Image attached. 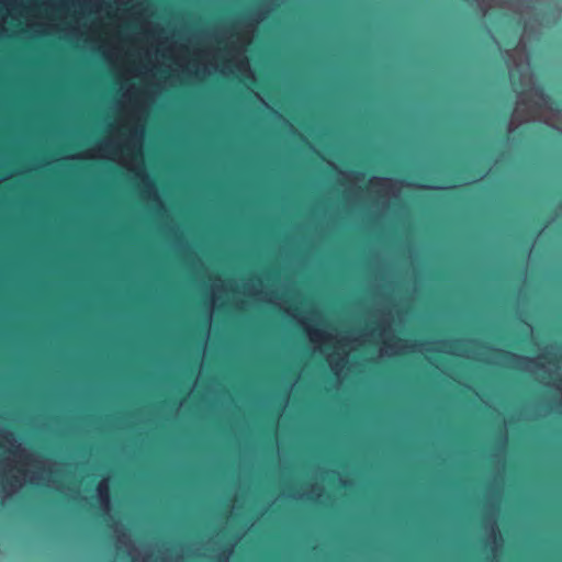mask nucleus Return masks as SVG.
Segmentation results:
<instances>
[{
	"instance_id": "nucleus-1",
	"label": "nucleus",
	"mask_w": 562,
	"mask_h": 562,
	"mask_svg": "<svg viewBox=\"0 0 562 562\" xmlns=\"http://www.w3.org/2000/svg\"><path fill=\"white\" fill-rule=\"evenodd\" d=\"M268 14L269 10H259L255 14L196 32L189 43H181L160 23L150 20L153 10L149 5H132L123 15L139 23L140 30L137 33H124L116 25L113 35L106 36L111 42L121 37L124 43L121 60L109 66L114 70H123L127 79L142 78L144 83L130 85L116 102L121 116L111 124L110 137L67 159H110L120 164L137 180L142 199L164 209L157 189L144 167V128L137 123L146 115L156 97L177 82L179 75L204 79L221 72L225 76L237 75L244 81L254 82L255 74L246 50L257 26Z\"/></svg>"
},
{
	"instance_id": "nucleus-2",
	"label": "nucleus",
	"mask_w": 562,
	"mask_h": 562,
	"mask_svg": "<svg viewBox=\"0 0 562 562\" xmlns=\"http://www.w3.org/2000/svg\"><path fill=\"white\" fill-rule=\"evenodd\" d=\"M300 323L305 329L315 351L324 352V347L333 348V351L328 352L326 357L331 371L338 380H340L341 373L346 368L349 353L363 344L371 341L381 342L380 357H392L407 350H422L420 345L411 344L394 336L392 328L393 316L390 311L383 312L379 316L374 328L357 336L328 333L314 328L302 319H300Z\"/></svg>"
},
{
	"instance_id": "nucleus-3",
	"label": "nucleus",
	"mask_w": 562,
	"mask_h": 562,
	"mask_svg": "<svg viewBox=\"0 0 562 562\" xmlns=\"http://www.w3.org/2000/svg\"><path fill=\"white\" fill-rule=\"evenodd\" d=\"M0 447L9 453L0 456V494L4 498L15 494L26 482L60 488L58 474L64 465L26 451L9 430L0 432Z\"/></svg>"
},
{
	"instance_id": "nucleus-4",
	"label": "nucleus",
	"mask_w": 562,
	"mask_h": 562,
	"mask_svg": "<svg viewBox=\"0 0 562 562\" xmlns=\"http://www.w3.org/2000/svg\"><path fill=\"white\" fill-rule=\"evenodd\" d=\"M57 10H63L59 19L53 14L44 15L45 18H53L55 21H61L64 25L80 24L83 29H89L91 37H71L64 32H55L65 38L75 42H82L87 47L102 54L108 64H117L124 53V43L120 37L116 42L106 40L109 24L102 15L105 12L108 15L114 13L113 5L109 0H56Z\"/></svg>"
},
{
	"instance_id": "nucleus-5",
	"label": "nucleus",
	"mask_w": 562,
	"mask_h": 562,
	"mask_svg": "<svg viewBox=\"0 0 562 562\" xmlns=\"http://www.w3.org/2000/svg\"><path fill=\"white\" fill-rule=\"evenodd\" d=\"M498 366L512 367L532 373L541 383L554 389L559 402L554 408L562 412V348L548 346L538 357H524L499 349L488 350L482 358Z\"/></svg>"
},
{
	"instance_id": "nucleus-6",
	"label": "nucleus",
	"mask_w": 562,
	"mask_h": 562,
	"mask_svg": "<svg viewBox=\"0 0 562 562\" xmlns=\"http://www.w3.org/2000/svg\"><path fill=\"white\" fill-rule=\"evenodd\" d=\"M7 10V15L11 19L20 21L25 20V33L32 36H45L55 32H64L71 37H91L89 29H83L80 24L64 25L61 21H55L53 18H45L41 12H31L27 0H0Z\"/></svg>"
},
{
	"instance_id": "nucleus-7",
	"label": "nucleus",
	"mask_w": 562,
	"mask_h": 562,
	"mask_svg": "<svg viewBox=\"0 0 562 562\" xmlns=\"http://www.w3.org/2000/svg\"><path fill=\"white\" fill-rule=\"evenodd\" d=\"M112 529L116 538V550H125L132 562H182V554L173 555L172 548L166 544L135 546L121 522L113 521Z\"/></svg>"
},
{
	"instance_id": "nucleus-8",
	"label": "nucleus",
	"mask_w": 562,
	"mask_h": 562,
	"mask_svg": "<svg viewBox=\"0 0 562 562\" xmlns=\"http://www.w3.org/2000/svg\"><path fill=\"white\" fill-rule=\"evenodd\" d=\"M228 291H240L244 295L257 299L259 301L274 303L278 305L281 304L276 294L265 290L262 281L259 279H249L243 282H238L225 281L218 278L215 279L211 285L209 323L212 321L215 306L223 300L224 294H226Z\"/></svg>"
},
{
	"instance_id": "nucleus-9",
	"label": "nucleus",
	"mask_w": 562,
	"mask_h": 562,
	"mask_svg": "<svg viewBox=\"0 0 562 562\" xmlns=\"http://www.w3.org/2000/svg\"><path fill=\"white\" fill-rule=\"evenodd\" d=\"M403 187H414L422 189L441 190L445 187H429L409 183L406 181H397L391 178L372 177L369 183V194L383 207H386L390 201L397 198Z\"/></svg>"
},
{
	"instance_id": "nucleus-10",
	"label": "nucleus",
	"mask_w": 562,
	"mask_h": 562,
	"mask_svg": "<svg viewBox=\"0 0 562 562\" xmlns=\"http://www.w3.org/2000/svg\"><path fill=\"white\" fill-rule=\"evenodd\" d=\"M486 530L487 541L495 558L503 546V538L495 521H488Z\"/></svg>"
},
{
	"instance_id": "nucleus-11",
	"label": "nucleus",
	"mask_w": 562,
	"mask_h": 562,
	"mask_svg": "<svg viewBox=\"0 0 562 562\" xmlns=\"http://www.w3.org/2000/svg\"><path fill=\"white\" fill-rule=\"evenodd\" d=\"M98 497L100 499V505L102 510L109 515L111 510V501H110V490H109V480L102 479L97 486Z\"/></svg>"
},
{
	"instance_id": "nucleus-12",
	"label": "nucleus",
	"mask_w": 562,
	"mask_h": 562,
	"mask_svg": "<svg viewBox=\"0 0 562 562\" xmlns=\"http://www.w3.org/2000/svg\"><path fill=\"white\" fill-rule=\"evenodd\" d=\"M323 494V487L318 484H313L307 491H304L302 493H294V494H291L290 496L292 498H297V499H310V501H315V499H318Z\"/></svg>"
},
{
	"instance_id": "nucleus-13",
	"label": "nucleus",
	"mask_w": 562,
	"mask_h": 562,
	"mask_svg": "<svg viewBox=\"0 0 562 562\" xmlns=\"http://www.w3.org/2000/svg\"><path fill=\"white\" fill-rule=\"evenodd\" d=\"M342 177L346 178L351 184H353V190L360 194L361 188L358 187V183L362 182L366 178V175L363 172H357V171H349V172H341Z\"/></svg>"
},
{
	"instance_id": "nucleus-14",
	"label": "nucleus",
	"mask_w": 562,
	"mask_h": 562,
	"mask_svg": "<svg viewBox=\"0 0 562 562\" xmlns=\"http://www.w3.org/2000/svg\"><path fill=\"white\" fill-rule=\"evenodd\" d=\"M31 12H40L37 9L40 5L57 11L56 0H27Z\"/></svg>"
},
{
	"instance_id": "nucleus-15",
	"label": "nucleus",
	"mask_w": 562,
	"mask_h": 562,
	"mask_svg": "<svg viewBox=\"0 0 562 562\" xmlns=\"http://www.w3.org/2000/svg\"><path fill=\"white\" fill-rule=\"evenodd\" d=\"M7 21H8V15L2 14L0 16V37H5V36H24V30L23 29H20V30L14 31L13 33H10L9 29L7 27Z\"/></svg>"
},
{
	"instance_id": "nucleus-16",
	"label": "nucleus",
	"mask_w": 562,
	"mask_h": 562,
	"mask_svg": "<svg viewBox=\"0 0 562 562\" xmlns=\"http://www.w3.org/2000/svg\"><path fill=\"white\" fill-rule=\"evenodd\" d=\"M233 551H234V546H231V548H228L226 550H222V551L212 553L211 555H214L216 558V560L212 561V562H228Z\"/></svg>"
},
{
	"instance_id": "nucleus-17",
	"label": "nucleus",
	"mask_w": 562,
	"mask_h": 562,
	"mask_svg": "<svg viewBox=\"0 0 562 562\" xmlns=\"http://www.w3.org/2000/svg\"><path fill=\"white\" fill-rule=\"evenodd\" d=\"M109 2H111V0H109ZM112 2L116 5L115 10H119L120 7L131 3L133 0H112Z\"/></svg>"
},
{
	"instance_id": "nucleus-18",
	"label": "nucleus",
	"mask_w": 562,
	"mask_h": 562,
	"mask_svg": "<svg viewBox=\"0 0 562 562\" xmlns=\"http://www.w3.org/2000/svg\"><path fill=\"white\" fill-rule=\"evenodd\" d=\"M255 95L268 108V103L260 97L259 93H255Z\"/></svg>"
},
{
	"instance_id": "nucleus-19",
	"label": "nucleus",
	"mask_w": 562,
	"mask_h": 562,
	"mask_svg": "<svg viewBox=\"0 0 562 562\" xmlns=\"http://www.w3.org/2000/svg\"><path fill=\"white\" fill-rule=\"evenodd\" d=\"M560 211L562 212V203H561V206H560Z\"/></svg>"
}]
</instances>
